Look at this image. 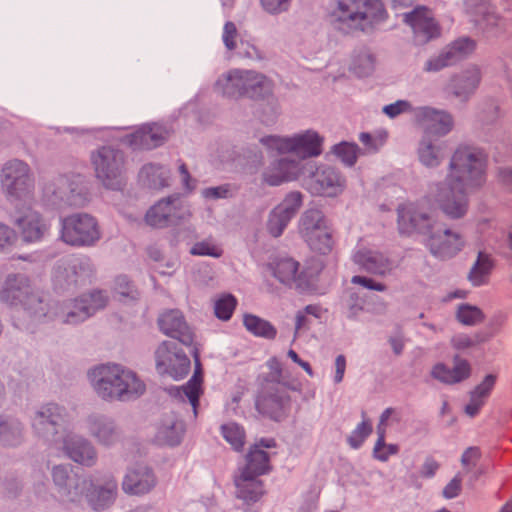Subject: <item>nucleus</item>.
Instances as JSON below:
<instances>
[{"instance_id":"f257e3e1","label":"nucleus","mask_w":512,"mask_h":512,"mask_svg":"<svg viewBox=\"0 0 512 512\" xmlns=\"http://www.w3.org/2000/svg\"><path fill=\"white\" fill-rule=\"evenodd\" d=\"M489 156L480 147L460 144L453 151L443 182L436 184L430 197L451 218L463 217L468 209L467 194L487 180Z\"/></svg>"},{"instance_id":"f03ea898","label":"nucleus","mask_w":512,"mask_h":512,"mask_svg":"<svg viewBox=\"0 0 512 512\" xmlns=\"http://www.w3.org/2000/svg\"><path fill=\"white\" fill-rule=\"evenodd\" d=\"M398 228L401 234L421 233L428 235L427 246L431 253L440 258L456 255L465 246L464 236L451 229H440L430 216L416 210L413 204L398 208Z\"/></svg>"},{"instance_id":"7ed1b4c3","label":"nucleus","mask_w":512,"mask_h":512,"mask_svg":"<svg viewBox=\"0 0 512 512\" xmlns=\"http://www.w3.org/2000/svg\"><path fill=\"white\" fill-rule=\"evenodd\" d=\"M91 384L104 400H130L145 392L144 382L136 373L119 364H103L89 372Z\"/></svg>"},{"instance_id":"20e7f679","label":"nucleus","mask_w":512,"mask_h":512,"mask_svg":"<svg viewBox=\"0 0 512 512\" xmlns=\"http://www.w3.org/2000/svg\"><path fill=\"white\" fill-rule=\"evenodd\" d=\"M53 481L59 487L61 497L66 496L71 502H80L83 495L94 510L104 509L115 499L117 483L108 479L103 484L94 485L92 481L70 476L64 466H56L52 471Z\"/></svg>"},{"instance_id":"39448f33","label":"nucleus","mask_w":512,"mask_h":512,"mask_svg":"<svg viewBox=\"0 0 512 512\" xmlns=\"http://www.w3.org/2000/svg\"><path fill=\"white\" fill-rule=\"evenodd\" d=\"M333 16L342 30L370 32L386 21L388 13L381 0H339Z\"/></svg>"},{"instance_id":"423d86ee","label":"nucleus","mask_w":512,"mask_h":512,"mask_svg":"<svg viewBox=\"0 0 512 512\" xmlns=\"http://www.w3.org/2000/svg\"><path fill=\"white\" fill-rule=\"evenodd\" d=\"M216 89L228 97L246 96L259 99L271 93L272 83L267 77L255 71L236 69L219 77Z\"/></svg>"},{"instance_id":"0eeeda50","label":"nucleus","mask_w":512,"mask_h":512,"mask_svg":"<svg viewBox=\"0 0 512 512\" xmlns=\"http://www.w3.org/2000/svg\"><path fill=\"white\" fill-rule=\"evenodd\" d=\"M269 455L252 449L246 457V465L235 478L236 496L246 504L257 502L264 495L263 482L258 476L270 471Z\"/></svg>"},{"instance_id":"6e6552de","label":"nucleus","mask_w":512,"mask_h":512,"mask_svg":"<svg viewBox=\"0 0 512 512\" xmlns=\"http://www.w3.org/2000/svg\"><path fill=\"white\" fill-rule=\"evenodd\" d=\"M298 230L311 250L326 255L333 249V231L322 211L308 209L300 217Z\"/></svg>"},{"instance_id":"1a4fd4ad","label":"nucleus","mask_w":512,"mask_h":512,"mask_svg":"<svg viewBox=\"0 0 512 512\" xmlns=\"http://www.w3.org/2000/svg\"><path fill=\"white\" fill-rule=\"evenodd\" d=\"M102 233L97 220L87 213H75L61 220L60 239L73 247H91Z\"/></svg>"},{"instance_id":"9d476101","label":"nucleus","mask_w":512,"mask_h":512,"mask_svg":"<svg viewBox=\"0 0 512 512\" xmlns=\"http://www.w3.org/2000/svg\"><path fill=\"white\" fill-rule=\"evenodd\" d=\"M322 142L323 139L310 130L293 137L268 136L261 139V143L268 150L275 151L279 155H295L301 159L320 155Z\"/></svg>"},{"instance_id":"9b49d317","label":"nucleus","mask_w":512,"mask_h":512,"mask_svg":"<svg viewBox=\"0 0 512 512\" xmlns=\"http://www.w3.org/2000/svg\"><path fill=\"white\" fill-rule=\"evenodd\" d=\"M1 186L11 200H29L34 190V180L29 166L20 160L5 163L0 176Z\"/></svg>"},{"instance_id":"f8f14e48","label":"nucleus","mask_w":512,"mask_h":512,"mask_svg":"<svg viewBox=\"0 0 512 512\" xmlns=\"http://www.w3.org/2000/svg\"><path fill=\"white\" fill-rule=\"evenodd\" d=\"M96 177L107 188L119 189L124 181L123 153L112 147H101L91 156Z\"/></svg>"},{"instance_id":"ddd939ff","label":"nucleus","mask_w":512,"mask_h":512,"mask_svg":"<svg viewBox=\"0 0 512 512\" xmlns=\"http://www.w3.org/2000/svg\"><path fill=\"white\" fill-rule=\"evenodd\" d=\"M0 299L12 305H23L35 317L46 316L42 299L31 291L24 276L9 275L0 290Z\"/></svg>"},{"instance_id":"4468645a","label":"nucleus","mask_w":512,"mask_h":512,"mask_svg":"<svg viewBox=\"0 0 512 512\" xmlns=\"http://www.w3.org/2000/svg\"><path fill=\"white\" fill-rule=\"evenodd\" d=\"M156 369L162 375L182 379L190 370V360L173 343L165 341L156 350Z\"/></svg>"},{"instance_id":"2eb2a0df","label":"nucleus","mask_w":512,"mask_h":512,"mask_svg":"<svg viewBox=\"0 0 512 512\" xmlns=\"http://www.w3.org/2000/svg\"><path fill=\"white\" fill-rule=\"evenodd\" d=\"M303 204L300 192L288 193L285 198L270 212L266 229L272 237H280L290 221L296 216Z\"/></svg>"},{"instance_id":"dca6fc26","label":"nucleus","mask_w":512,"mask_h":512,"mask_svg":"<svg viewBox=\"0 0 512 512\" xmlns=\"http://www.w3.org/2000/svg\"><path fill=\"white\" fill-rule=\"evenodd\" d=\"M19 236L25 243H38L49 235L50 221L38 211L28 208L14 222Z\"/></svg>"},{"instance_id":"f3484780","label":"nucleus","mask_w":512,"mask_h":512,"mask_svg":"<svg viewBox=\"0 0 512 512\" xmlns=\"http://www.w3.org/2000/svg\"><path fill=\"white\" fill-rule=\"evenodd\" d=\"M404 21L411 27L416 44H425L440 35L439 25L426 7L419 6L406 13Z\"/></svg>"},{"instance_id":"a211bd4d","label":"nucleus","mask_w":512,"mask_h":512,"mask_svg":"<svg viewBox=\"0 0 512 512\" xmlns=\"http://www.w3.org/2000/svg\"><path fill=\"white\" fill-rule=\"evenodd\" d=\"M107 304V297L101 291H95L75 300L71 309L62 310L58 315L63 323L76 324L86 320Z\"/></svg>"},{"instance_id":"6ab92c4d","label":"nucleus","mask_w":512,"mask_h":512,"mask_svg":"<svg viewBox=\"0 0 512 512\" xmlns=\"http://www.w3.org/2000/svg\"><path fill=\"white\" fill-rule=\"evenodd\" d=\"M481 80V68L476 64H471L451 76L448 89L454 97L465 102L475 94Z\"/></svg>"},{"instance_id":"aec40b11","label":"nucleus","mask_w":512,"mask_h":512,"mask_svg":"<svg viewBox=\"0 0 512 512\" xmlns=\"http://www.w3.org/2000/svg\"><path fill=\"white\" fill-rule=\"evenodd\" d=\"M414 116L426 135L444 136L452 130L454 125L451 114L430 107L415 109Z\"/></svg>"},{"instance_id":"412c9836","label":"nucleus","mask_w":512,"mask_h":512,"mask_svg":"<svg viewBox=\"0 0 512 512\" xmlns=\"http://www.w3.org/2000/svg\"><path fill=\"white\" fill-rule=\"evenodd\" d=\"M462 9L483 30L502 28L504 25L503 19L494 12L488 0H463Z\"/></svg>"},{"instance_id":"4be33fe9","label":"nucleus","mask_w":512,"mask_h":512,"mask_svg":"<svg viewBox=\"0 0 512 512\" xmlns=\"http://www.w3.org/2000/svg\"><path fill=\"white\" fill-rule=\"evenodd\" d=\"M158 325L165 335L177 339L182 344L188 346L193 343V332L180 310L172 309L163 312L158 318Z\"/></svg>"},{"instance_id":"5701e85b","label":"nucleus","mask_w":512,"mask_h":512,"mask_svg":"<svg viewBox=\"0 0 512 512\" xmlns=\"http://www.w3.org/2000/svg\"><path fill=\"white\" fill-rule=\"evenodd\" d=\"M343 187V178L331 167L317 169L309 183V189L313 194L327 197L336 196L343 190Z\"/></svg>"},{"instance_id":"b1692460","label":"nucleus","mask_w":512,"mask_h":512,"mask_svg":"<svg viewBox=\"0 0 512 512\" xmlns=\"http://www.w3.org/2000/svg\"><path fill=\"white\" fill-rule=\"evenodd\" d=\"M301 173L300 161L281 157L273 162L263 173V180L270 186L296 180Z\"/></svg>"},{"instance_id":"393cba45","label":"nucleus","mask_w":512,"mask_h":512,"mask_svg":"<svg viewBox=\"0 0 512 512\" xmlns=\"http://www.w3.org/2000/svg\"><path fill=\"white\" fill-rule=\"evenodd\" d=\"M289 402L290 398L286 389L277 388L273 392L259 395L255 405L259 413L274 420H280L284 416Z\"/></svg>"},{"instance_id":"a878e982","label":"nucleus","mask_w":512,"mask_h":512,"mask_svg":"<svg viewBox=\"0 0 512 512\" xmlns=\"http://www.w3.org/2000/svg\"><path fill=\"white\" fill-rule=\"evenodd\" d=\"M63 422L62 409L56 404H48L36 413L32 425L38 434L48 436L57 434Z\"/></svg>"},{"instance_id":"bb28decb","label":"nucleus","mask_w":512,"mask_h":512,"mask_svg":"<svg viewBox=\"0 0 512 512\" xmlns=\"http://www.w3.org/2000/svg\"><path fill=\"white\" fill-rule=\"evenodd\" d=\"M156 484L155 476L147 467L130 470L122 483L127 494L142 495L148 493Z\"/></svg>"},{"instance_id":"cd10ccee","label":"nucleus","mask_w":512,"mask_h":512,"mask_svg":"<svg viewBox=\"0 0 512 512\" xmlns=\"http://www.w3.org/2000/svg\"><path fill=\"white\" fill-rule=\"evenodd\" d=\"M63 449L70 459L79 464L91 466L96 462L94 448L81 437L67 435L63 441Z\"/></svg>"},{"instance_id":"c85d7f7f","label":"nucleus","mask_w":512,"mask_h":512,"mask_svg":"<svg viewBox=\"0 0 512 512\" xmlns=\"http://www.w3.org/2000/svg\"><path fill=\"white\" fill-rule=\"evenodd\" d=\"M353 261L370 273L384 275L391 270V263L383 254L369 249L358 250Z\"/></svg>"},{"instance_id":"c756f323","label":"nucleus","mask_w":512,"mask_h":512,"mask_svg":"<svg viewBox=\"0 0 512 512\" xmlns=\"http://www.w3.org/2000/svg\"><path fill=\"white\" fill-rule=\"evenodd\" d=\"M496 383V376L488 374L483 381L470 392L469 403L465 406V413L476 416L489 398Z\"/></svg>"},{"instance_id":"7c9ffc66","label":"nucleus","mask_w":512,"mask_h":512,"mask_svg":"<svg viewBox=\"0 0 512 512\" xmlns=\"http://www.w3.org/2000/svg\"><path fill=\"white\" fill-rule=\"evenodd\" d=\"M470 365L466 360L456 358L452 369L437 364L432 369V376L441 382L453 384L465 380L470 375Z\"/></svg>"},{"instance_id":"2f4dec72","label":"nucleus","mask_w":512,"mask_h":512,"mask_svg":"<svg viewBox=\"0 0 512 512\" xmlns=\"http://www.w3.org/2000/svg\"><path fill=\"white\" fill-rule=\"evenodd\" d=\"M90 433L102 444L108 445L116 441L118 433L109 419L101 415H92L87 420Z\"/></svg>"},{"instance_id":"473e14b6","label":"nucleus","mask_w":512,"mask_h":512,"mask_svg":"<svg viewBox=\"0 0 512 512\" xmlns=\"http://www.w3.org/2000/svg\"><path fill=\"white\" fill-rule=\"evenodd\" d=\"M196 369L192 378L182 387L177 388V395L184 400L186 398L193 408V413L197 415V407L201 394L202 374L197 353L194 355Z\"/></svg>"},{"instance_id":"72a5a7b5","label":"nucleus","mask_w":512,"mask_h":512,"mask_svg":"<svg viewBox=\"0 0 512 512\" xmlns=\"http://www.w3.org/2000/svg\"><path fill=\"white\" fill-rule=\"evenodd\" d=\"M494 267V261L490 254L479 252L477 260L469 273V280L474 286H481L487 283L490 272Z\"/></svg>"},{"instance_id":"f704fd0d","label":"nucleus","mask_w":512,"mask_h":512,"mask_svg":"<svg viewBox=\"0 0 512 512\" xmlns=\"http://www.w3.org/2000/svg\"><path fill=\"white\" fill-rule=\"evenodd\" d=\"M184 432L182 421L167 419L158 429L156 441L160 445L174 446L179 444Z\"/></svg>"},{"instance_id":"c9c22d12","label":"nucleus","mask_w":512,"mask_h":512,"mask_svg":"<svg viewBox=\"0 0 512 512\" xmlns=\"http://www.w3.org/2000/svg\"><path fill=\"white\" fill-rule=\"evenodd\" d=\"M172 208L170 198L159 201L147 211L145 215L146 223L154 228L169 226Z\"/></svg>"},{"instance_id":"e433bc0d","label":"nucleus","mask_w":512,"mask_h":512,"mask_svg":"<svg viewBox=\"0 0 512 512\" xmlns=\"http://www.w3.org/2000/svg\"><path fill=\"white\" fill-rule=\"evenodd\" d=\"M273 275L284 284L295 282L298 276L299 263L292 258H280L271 263Z\"/></svg>"},{"instance_id":"4c0bfd02","label":"nucleus","mask_w":512,"mask_h":512,"mask_svg":"<svg viewBox=\"0 0 512 512\" xmlns=\"http://www.w3.org/2000/svg\"><path fill=\"white\" fill-rule=\"evenodd\" d=\"M418 159L426 167L434 168L439 166L443 159L442 146L434 144L427 138H423L418 147Z\"/></svg>"},{"instance_id":"58836bf2","label":"nucleus","mask_w":512,"mask_h":512,"mask_svg":"<svg viewBox=\"0 0 512 512\" xmlns=\"http://www.w3.org/2000/svg\"><path fill=\"white\" fill-rule=\"evenodd\" d=\"M150 135V140L136 141L139 149H153L161 145L167 138V131L160 125H146L136 130V137H145Z\"/></svg>"},{"instance_id":"ea45409f","label":"nucleus","mask_w":512,"mask_h":512,"mask_svg":"<svg viewBox=\"0 0 512 512\" xmlns=\"http://www.w3.org/2000/svg\"><path fill=\"white\" fill-rule=\"evenodd\" d=\"M55 188L48 189L52 191L56 198L65 202L70 206H82L84 204V199L81 197L80 193L76 194V189L72 187V184L66 177H60L53 184Z\"/></svg>"},{"instance_id":"a19ab883","label":"nucleus","mask_w":512,"mask_h":512,"mask_svg":"<svg viewBox=\"0 0 512 512\" xmlns=\"http://www.w3.org/2000/svg\"><path fill=\"white\" fill-rule=\"evenodd\" d=\"M245 328L254 336L266 339H274L277 334L276 328L267 320L253 314H245L243 317Z\"/></svg>"},{"instance_id":"79ce46f5","label":"nucleus","mask_w":512,"mask_h":512,"mask_svg":"<svg viewBox=\"0 0 512 512\" xmlns=\"http://www.w3.org/2000/svg\"><path fill=\"white\" fill-rule=\"evenodd\" d=\"M475 48L476 42L473 39L469 37H460L448 45L444 50L446 51L451 62L455 64L456 62L472 54Z\"/></svg>"},{"instance_id":"37998d69","label":"nucleus","mask_w":512,"mask_h":512,"mask_svg":"<svg viewBox=\"0 0 512 512\" xmlns=\"http://www.w3.org/2000/svg\"><path fill=\"white\" fill-rule=\"evenodd\" d=\"M456 319L465 326H475L485 319L483 311L474 305L460 304L456 311Z\"/></svg>"},{"instance_id":"c03bdc74","label":"nucleus","mask_w":512,"mask_h":512,"mask_svg":"<svg viewBox=\"0 0 512 512\" xmlns=\"http://www.w3.org/2000/svg\"><path fill=\"white\" fill-rule=\"evenodd\" d=\"M385 432V428L377 427L378 439L373 448L374 458L381 462H386L390 456L396 455L399 451L398 445L385 443Z\"/></svg>"},{"instance_id":"a18cd8bd","label":"nucleus","mask_w":512,"mask_h":512,"mask_svg":"<svg viewBox=\"0 0 512 512\" xmlns=\"http://www.w3.org/2000/svg\"><path fill=\"white\" fill-rule=\"evenodd\" d=\"M488 339L489 336L480 332H475L472 334L458 333L452 337L451 345L456 350L463 351L476 347L479 344L486 342Z\"/></svg>"},{"instance_id":"49530a36","label":"nucleus","mask_w":512,"mask_h":512,"mask_svg":"<svg viewBox=\"0 0 512 512\" xmlns=\"http://www.w3.org/2000/svg\"><path fill=\"white\" fill-rule=\"evenodd\" d=\"M221 432L224 439L234 450H242L245 443V432L242 427L236 423H228L221 427Z\"/></svg>"},{"instance_id":"de8ad7c7","label":"nucleus","mask_w":512,"mask_h":512,"mask_svg":"<svg viewBox=\"0 0 512 512\" xmlns=\"http://www.w3.org/2000/svg\"><path fill=\"white\" fill-rule=\"evenodd\" d=\"M236 305L237 300L233 295H223L215 302V315L221 320H229L236 308Z\"/></svg>"},{"instance_id":"09e8293b","label":"nucleus","mask_w":512,"mask_h":512,"mask_svg":"<svg viewBox=\"0 0 512 512\" xmlns=\"http://www.w3.org/2000/svg\"><path fill=\"white\" fill-rule=\"evenodd\" d=\"M21 435V428L14 420H0V437L7 445H14Z\"/></svg>"},{"instance_id":"8fccbe9b","label":"nucleus","mask_w":512,"mask_h":512,"mask_svg":"<svg viewBox=\"0 0 512 512\" xmlns=\"http://www.w3.org/2000/svg\"><path fill=\"white\" fill-rule=\"evenodd\" d=\"M371 432L372 425L368 419L364 418L348 437L349 445L354 449H358L364 443L365 439L371 434Z\"/></svg>"},{"instance_id":"3c124183","label":"nucleus","mask_w":512,"mask_h":512,"mask_svg":"<svg viewBox=\"0 0 512 512\" xmlns=\"http://www.w3.org/2000/svg\"><path fill=\"white\" fill-rule=\"evenodd\" d=\"M357 149L356 144L342 142L333 147V152L344 164L352 166L357 159Z\"/></svg>"},{"instance_id":"603ef678","label":"nucleus","mask_w":512,"mask_h":512,"mask_svg":"<svg viewBox=\"0 0 512 512\" xmlns=\"http://www.w3.org/2000/svg\"><path fill=\"white\" fill-rule=\"evenodd\" d=\"M171 201V222L170 225H177L190 219L191 211L180 198H170Z\"/></svg>"},{"instance_id":"864d4df0","label":"nucleus","mask_w":512,"mask_h":512,"mask_svg":"<svg viewBox=\"0 0 512 512\" xmlns=\"http://www.w3.org/2000/svg\"><path fill=\"white\" fill-rule=\"evenodd\" d=\"M374 67V59L371 54L364 52L360 54L353 63V71L359 77L369 75Z\"/></svg>"},{"instance_id":"5fc2aeb1","label":"nucleus","mask_w":512,"mask_h":512,"mask_svg":"<svg viewBox=\"0 0 512 512\" xmlns=\"http://www.w3.org/2000/svg\"><path fill=\"white\" fill-rule=\"evenodd\" d=\"M450 65H453V63L451 62L450 58L448 57L446 51L443 50L438 55L429 58L425 62L423 70L427 73L438 72Z\"/></svg>"},{"instance_id":"6e6d98bb","label":"nucleus","mask_w":512,"mask_h":512,"mask_svg":"<svg viewBox=\"0 0 512 512\" xmlns=\"http://www.w3.org/2000/svg\"><path fill=\"white\" fill-rule=\"evenodd\" d=\"M192 255L198 256H211L214 258H218L222 255V250L217 245L213 244L209 241H201L197 242L193 245L190 250Z\"/></svg>"},{"instance_id":"4d7b16f0","label":"nucleus","mask_w":512,"mask_h":512,"mask_svg":"<svg viewBox=\"0 0 512 512\" xmlns=\"http://www.w3.org/2000/svg\"><path fill=\"white\" fill-rule=\"evenodd\" d=\"M238 31L235 24L231 21L225 23L223 27L222 40L228 50L236 48Z\"/></svg>"},{"instance_id":"13d9d810","label":"nucleus","mask_w":512,"mask_h":512,"mask_svg":"<svg viewBox=\"0 0 512 512\" xmlns=\"http://www.w3.org/2000/svg\"><path fill=\"white\" fill-rule=\"evenodd\" d=\"M115 290L123 298L136 299L138 292L130 285L126 276H119L115 280Z\"/></svg>"},{"instance_id":"bf43d9fd","label":"nucleus","mask_w":512,"mask_h":512,"mask_svg":"<svg viewBox=\"0 0 512 512\" xmlns=\"http://www.w3.org/2000/svg\"><path fill=\"white\" fill-rule=\"evenodd\" d=\"M17 240L15 231L5 224L0 223V251L14 245Z\"/></svg>"},{"instance_id":"052dcab7","label":"nucleus","mask_w":512,"mask_h":512,"mask_svg":"<svg viewBox=\"0 0 512 512\" xmlns=\"http://www.w3.org/2000/svg\"><path fill=\"white\" fill-rule=\"evenodd\" d=\"M410 109L411 105L408 101L398 100L395 103L384 106L383 112L390 118H394L401 113L409 111Z\"/></svg>"},{"instance_id":"680f3d73","label":"nucleus","mask_w":512,"mask_h":512,"mask_svg":"<svg viewBox=\"0 0 512 512\" xmlns=\"http://www.w3.org/2000/svg\"><path fill=\"white\" fill-rule=\"evenodd\" d=\"M480 457V451L476 447L467 448L461 457L462 465L470 470L471 468L476 466V463Z\"/></svg>"},{"instance_id":"e2e57ef3","label":"nucleus","mask_w":512,"mask_h":512,"mask_svg":"<svg viewBox=\"0 0 512 512\" xmlns=\"http://www.w3.org/2000/svg\"><path fill=\"white\" fill-rule=\"evenodd\" d=\"M290 0H261V5L265 11L271 14H277L287 9Z\"/></svg>"},{"instance_id":"0e129e2a","label":"nucleus","mask_w":512,"mask_h":512,"mask_svg":"<svg viewBox=\"0 0 512 512\" xmlns=\"http://www.w3.org/2000/svg\"><path fill=\"white\" fill-rule=\"evenodd\" d=\"M351 282L353 284L361 285L367 289L375 290V291H385L386 286L380 282H376L370 278L364 277V276H353L351 279Z\"/></svg>"},{"instance_id":"69168bd1","label":"nucleus","mask_w":512,"mask_h":512,"mask_svg":"<svg viewBox=\"0 0 512 512\" xmlns=\"http://www.w3.org/2000/svg\"><path fill=\"white\" fill-rule=\"evenodd\" d=\"M462 478L457 474L443 489V496L446 499H452L459 495L461 491Z\"/></svg>"},{"instance_id":"338daca9","label":"nucleus","mask_w":512,"mask_h":512,"mask_svg":"<svg viewBox=\"0 0 512 512\" xmlns=\"http://www.w3.org/2000/svg\"><path fill=\"white\" fill-rule=\"evenodd\" d=\"M497 180L507 190H512V167L499 168Z\"/></svg>"},{"instance_id":"774afa93","label":"nucleus","mask_w":512,"mask_h":512,"mask_svg":"<svg viewBox=\"0 0 512 512\" xmlns=\"http://www.w3.org/2000/svg\"><path fill=\"white\" fill-rule=\"evenodd\" d=\"M345 370H346V359L343 355H338L335 359V375H334L335 383L342 382Z\"/></svg>"}]
</instances>
